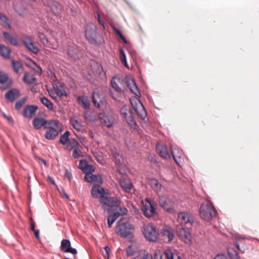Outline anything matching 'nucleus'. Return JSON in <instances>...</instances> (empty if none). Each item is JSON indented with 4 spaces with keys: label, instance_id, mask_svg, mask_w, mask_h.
<instances>
[{
    "label": "nucleus",
    "instance_id": "obj_1",
    "mask_svg": "<svg viewBox=\"0 0 259 259\" xmlns=\"http://www.w3.org/2000/svg\"><path fill=\"white\" fill-rule=\"evenodd\" d=\"M97 29L96 25L90 23L84 26V33L85 38L90 44L100 46L104 42V39L101 34L97 32Z\"/></svg>",
    "mask_w": 259,
    "mask_h": 259
},
{
    "label": "nucleus",
    "instance_id": "obj_2",
    "mask_svg": "<svg viewBox=\"0 0 259 259\" xmlns=\"http://www.w3.org/2000/svg\"><path fill=\"white\" fill-rule=\"evenodd\" d=\"M199 213L202 219L208 221L215 215L216 210L210 201H206L201 204Z\"/></svg>",
    "mask_w": 259,
    "mask_h": 259
},
{
    "label": "nucleus",
    "instance_id": "obj_3",
    "mask_svg": "<svg viewBox=\"0 0 259 259\" xmlns=\"http://www.w3.org/2000/svg\"><path fill=\"white\" fill-rule=\"evenodd\" d=\"M46 130L45 138L49 140H53L59 135L61 127L57 120H50L45 126Z\"/></svg>",
    "mask_w": 259,
    "mask_h": 259
},
{
    "label": "nucleus",
    "instance_id": "obj_4",
    "mask_svg": "<svg viewBox=\"0 0 259 259\" xmlns=\"http://www.w3.org/2000/svg\"><path fill=\"white\" fill-rule=\"evenodd\" d=\"M120 115L125 119L128 124L133 128H136L137 123L134 113L129 105H124L120 109Z\"/></svg>",
    "mask_w": 259,
    "mask_h": 259
},
{
    "label": "nucleus",
    "instance_id": "obj_5",
    "mask_svg": "<svg viewBox=\"0 0 259 259\" xmlns=\"http://www.w3.org/2000/svg\"><path fill=\"white\" fill-rule=\"evenodd\" d=\"M143 233L146 239L149 241L155 242L159 237V233L156 227L152 224L143 226Z\"/></svg>",
    "mask_w": 259,
    "mask_h": 259
},
{
    "label": "nucleus",
    "instance_id": "obj_6",
    "mask_svg": "<svg viewBox=\"0 0 259 259\" xmlns=\"http://www.w3.org/2000/svg\"><path fill=\"white\" fill-rule=\"evenodd\" d=\"M133 229V226L128 222H123L121 220L118 222L117 234L121 237H132V230Z\"/></svg>",
    "mask_w": 259,
    "mask_h": 259
},
{
    "label": "nucleus",
    "instance_id": "obj_7",
    "mask_svg": "<svg viewBox=\"0 0 259 259\" xmlns=\"http://www.w3.org/2000/svg\"><path fill=\"white\" fill-rule=\"evenodd\" d=\"M145 200L148 203L143 206L142 210L146 217H152L156 213L157 203L151 199L146 198Z\"/></svg>",
    "mask_w": 259,
    "mask_h": 259
},
{
    "label": "nucleus",
    "instance_id": "obj_8",
    "mask_svg": "<svg viewBox=\"0 0 259 259\" xmlns=\"http://www.w3.org/2000/svg\"><path fill=\"white\" fill-rule=\"evenodd\" d=\"M51 78L54 81L53 87L56 94L59 97H66L67 93L65 90V84L61 81L56 80V76L55 73L51 72Z\"/></svg>",
    "mask_w": 259,
    "mask_h": 259
},
{
    "label": "nucleus",
    "instance_id": "obj_9",
    "mask_svg": "<svg viewBox=\"0 0 259 259\" xmlns=\"http://www.w3.org/2000/svg\"><path fill=\"white\" fill-rule=\"evenodd\" d=\"M131 103L140 118L144 119L147 116V113L140 101L135 98L134 99L131 100Z\"/></svg>",
    "mask_w": 259,
    "mask_h": 259
},
{
    "label": "nucleus",
    "instance_id": "obj_10",
    "mask_svg": "<svg viewBox=\"0 0 259 259\" xmlns=\"http://www.w3.org/2000/svg\"><path fill=\"white\" fill-rule=\"evenodd\" d=\"M176 233L179 238L185 243L189 244H192L191 234L188 228H179L176 230Z\"/></svg>",
    "mask_w": 259,
    "mask_h": 259
},
{
    "label": "nucleus",
    "instance_id": "obj_11",
    "mask_svg": "<svg viewBox=\"0 0 259 259\" xmlns=\"http://www.w3.org/2000/svg\"><path fill=\"white\" fill-rule=\"evenodd\" d=\"M178 221L182 225L192 226L194 223V218L189 212H181L178 213Z\"/></svg>",
    "mask_w": 259,
    "mask_h": 259
},
{
    "label": "nucleus",
    "instance_id": "obj_12",
    "mask_svg": "<svg viewBox=\"0 0 259 259\" xmlns=\"http://www.w3.org/2000/svg\"><path fill=\"white\" fill-rule=\"evenodd\" d=\"M110 83L112 88L118 93H122L126 89L125 81L119 77H113L111 80Z\"/></svg>",
    "mask_w": 259,
    "mask_h": 259
},
{
    "label": "nucleus",
    "instance_id": "obj_13",
    "mask_svg": "<svg viewBox=\"0 0 259 259\" xmlns=\"http://www.w3.org/2000/svg\"><path fill=\"white\" fill-rule=\"evenodd\" d=\"M22 41L29 51L35 54L38 53L39 49L31 37L27 35L23 36L22 38Z\"/></svg>",
    "mask_w": 259,
    "mask_h": 259
},
{
    "label": "nucleus",
    "instance_id": "obj_14",
    "mask_svg": "<svg viewBox=\"0 0 259 259\" xmlns=\"http://www.w3.org/2000/svg\"><path fill=\"white\" fill-rule=\"evenodd\" d=\"M98 117L101 123L104 126L108 127L111 126L114 122V117L110 114L101 113L99 114Z\"/></svg>",
    "mask_w": 259,
    "mask_h": 259
},
{
    "label": "nucleus",
    "instance_id": "obj_15",
    "mask_svg": "<svg viewBox=\"0 0 259 259\" xmlns=\"http://www.w3.org/2000/svg\"><path fill=\"white\" fill-rule=\"evenodd\" d=\"M101 203L111 207H118L121 203V201L115 197H106L100 199Z\"/></svg>",
    "mask_w": 259,
    "mask_h": 259
},
{
    "label": "nucleus",
    "instance_id": "obj_16",
    "mask_svg": "<svg viewBox=\"0 0 259 259\" xmlns=\"http://www.w3.org/2000/svg\"><path fill=\"white\" fill-rule=\"evenodd\" d=\"M161 234L163 239L168 242H170L174 238V229L167 226L164 227L161 230Z\"/></svg>",
    "mask_w": 259,
    "mask_h": 259
},
{
    "label": "nucleus",
    "instance_id": "obj_17",
    "mask_svg": "<svg viewBox=\"0 0 259 259\" xmlns=\"http://www.w3.org/2000/svg\"><path fill=\"white\" fill-rule=\"evenodd\" d=\"M60 249L67 253H70L73 254L77 253V250L75 248L71 247V243L69 240L63 239L61 241Z\"/></svg>",
    "mask_w": 259,
    "mask_h": 259
},
{
    "label": "nucleus",
    "instance_id": "obj_18",
    "mask_svg": "<svg viewBox=\"0 0 259 259\" xmlns=\"http://www.w3.org/2000/svg\"><path fill=\"white\" fill-rule=\"evenodd\" d=\"M92 172H89L85 174L84 180L89 183L97 182L99 185L102 184L103 182L102 177L99 175L92 174Z\"/></svg>",
    "mask_w": 259,
    "mask_h": 259
},
{
    "label": "nucleus",
    "instance_id": "obj_19",
    "mask_svg": "<svg viewBox=\"0 0 259 259\" xmlns=\"http://www.w3.org/2000/svg\"><path fill=\"white\" fill-rule=\"evenodd\" d=\"M91 70L95 76H98L101 75L103 72V67L101 64L96 61L92 60L90 61Z\"/></svg>",
    "mask_w": 259,
    "mask_h": 259
},
{
    "label": "nucleus",
    "instance_id": "obj_20",
    "mask_svg": "<svg viewBox=\"0 0 259 259\" xmlns=\"http://www.w3.org/2000/svg\"><path fill=\"white\" fill-rule=\"evenodd\" d=\"M20 96V92L16 89H12L7 92L5 95V99L9 101L13 102Z\"/></svg>",
    "mask_w": 259,
    "mask_h": 259
},
{
    "label": "nucleus",
    "instance_id": "obj_21",
    "mask_svg": "<svg viewBox=\"0 0 259 259\" xmlns=\"http://www.w3.org/2000/svg\"><path fill=\"white\" fill-rule=\"evenodd\" d=\"M38 109L36 105H27L23 109V115L27 118H31Z\"/></svg>",
    "mask_w": 259,
    "mask_h": 259
},
{
    "label": "nucleus",
    "instance_id": "obj_22",
    "mask_svg": "<svg viewBox=\"0 0 259 259\" xmlns=\"http://www.w3.org/2000/svg\"><path fill=\"white\" fill-rule=\"evenodd\" d=\"M125 83L131 92H132L137 97L140 96V93L139 91L135 81L133 79L130 78H126Z\"/></svg>",
    "mask_w": 259,
    "mask_h": 259
},
{
    "label": "nucleus",
    "instance_id": "obj_23",
    "mask_svg": "<svg viewBox=\"0 0 259 259\" xmlns=\"http://www.w3.org/2000/svg\"><path fill=\"white\" fill-rule=\"evenodd\" d=\"M171 152L176 163L180 166H181V164L182 163L181 157L183 154L182 151L179 148L171 147Z\"/></svg>",
    "mask_w": 259,
    "mask_h": 259
},
{
    "label": "nucleus",
    "instance_id": "obj_24",
    "mask_svg": "<svg viewBox=\"0 0 259 259\" xmlns=\"http://www.w3.org/2000/svg\"><path fill=\"white\" fill-rule=\"evenodd\" d=\"M236 242L235 243L236 247L241 252L244 253L247 249V246L244 243L245 238L240 235L235 237Z\"/></svg>",
    "mask_w": 259,
    "mask_h": 259
},
{
    "label": "nucleus",
    "instance_id": "obj_25",
    "mask_svg": "<svg viewBox=\"0 0 259 259\" xmlns=\"http://www.w3.org/2000/svg\"><path fill=\"white\" fill-rule=\"evenodd\" d=\"M159 203L161 207L167 211H170L173 208V203L168 198L160 197Z\"/></svg>",
    "mask_w": 259,
    "mask_h": 259
},
{
    "label": "nucleus",
    "instance_id": "obj_26",
    "mask_svg": "<svg viewBox=\"0 0 259 259\" xmlns=\"http://www.w3.org/2000/svg\"><path fill=\"white\" fill-rule=\"evenodd\" d=\"M78 168L81 169L85 174L89 172H94L95 170V167L92 165L89 164L84 159L80 160Z\"/></svg>",
    "mask_w": 259,
    "mask_h": 259
},
{
    "label": "nucleus",
    "instance_id": "obj_27",
    "mask_svg": "<svg viewBox=\"0 0 259 259\" xmlns=\"http://www.w3.org/2000/svg\"><path fill=\"white\" fill-rule=\"evenodd\" d=\"M92 96L93 102L96 107L100 108L105 104L106 100L101 98L98 93L94 92Z\"/></svg>",
    "mask_w": 259,
    "mask_h": 259
},
{
    "label": "nucleus",
    "instance_id": "obj_28",
    "mask_svg": "<svg viewBox=\"0 0 259 259\" xmlns=\"http://www.w3.org/2000/svg\"><path fill=\"white\" fill-rule=\"evenodd\" d=\"M70 122L73 127L78 131H81L83 129L82 120L76 117H72L70 119Z\"/></svg>",
    "mask_w": 259,
    "mask_h": 259
},
{
    "label": "nucleus",
    "instance_id": "obj_29",
    "mask_svg": "<svg viewBox=\"0 0 259 259\" xmlns=\"http://www.w3.org/2000/svg\"><path fill=\"white\" fill-rule=\"evenodd\" d=\"M120 185L126 192H130L133 187V184L128 179L121 178L120 179Z\"/></svg>",
    "mask_w": 259,
    "mask_h": 259
},
{
    "label": "nucleus",
    "instance_id": "obj_30",
    "mask_svg": "<svg viewBox=\"0 0 259 259\" xmlns=\"http://www.w3.org/2000/svg\"><path fill=\"white\" fill-rule=\"evenodd\" d=\"M48 121L41 118H36L33 120V125L35 129H40L41 127L48 124Z\"/></svg>",
    "mask_w": 259,
    "mask_h": 259
},
{
    "label": "nucleus",
    "instance_id": "obj_31",
    "mask_svg": "<svg viewBox=\"0 0 259 259\" xmlns=\"http://www.w3.org/2000/svg\"><path fill=\"white\" fill-rule=\"evenodd\" d=\"M157 150L159 152L160 156L164 159L170 157L167 147L164 145H158L156 147Z\"/></svg>",
    "mask_w": 259,
    "mask_h": 259
},
{
    "label": "nucleus",
    "instance_id": "obj_32",
    "mask_svg": "<svg viewBox=\"0 0 259 259\" xmlns=\"http://www.w3.org/2000/svg\"><path fill=\"white\" fill-rule=\"evenodd\" d=\"M50 7L51 8V11L55 15H57L60 14L62 9L61 5L55 1L51 2Z\"/></svg>",
    "mask_w": 259,
    "mask_h": 259
},
{
    "label": "nucleus",
    "instance_id": "obj_33",
    "mask_svg": "<svg viewBox=\"0 0 259 259\" xmlns=\"http://www.w3.org/2000/svg\"><path fill=\"white\" fill-rule=\"evenodd\" d=\"M149 184L152 189L157 193H159L161 189V184L155 179H151L149 180Z\"/></svg>",
    "mask_w": 259,
    "mask_h": 259
},
{
    "label": "nucleus",
    "instance_id": "obj_34",
    "mask_svg": "<svg viewBox=\"0 0 259 259\" xmlns=\"http://www.w3.org/2000/svg\"><path fill=\"white\" fill-rule=\"evenodd\" d=\"M23 80L27 84H32L36 81V78L33 74L26 72L24 73Z\"/></svg>",
    "mask_w": 259,
    "mask_h": 259
},
{
    "label": "nucleus",
    "instance_id": "obj_35",
    "mask_svg": "<svg viewBox=\"0 0 259 259\" xmlns=\"http://www.w3.org/2000/svg\"><path fill=\"white\" fill-rule=\"evenodd\" d=\"M11 52V50L9 48L0 44V54L3 58L5 59L9 58Z\"/></svg>",
    "mask_w": 259,
    "mask_h": 259
},
{
    "label": "nucleus",
    "instance_id": "obj_36",
    "mask_svg": "<svg viewBox=\"0 0 259 259\" xmlns=\"http://www.w3.org/2000/svg\"><path fill=\"white\" fill-rule=\"evenodd\" d=\"M77 101L82 104V106L85 109H89L90 106V102L88 97L85 96H80L77 98Z\"/></svg>",
    "mask_w": 259,
    "mask_h": 259
},
{
    "label": "nucleus",
    "instance_id": "obj_37",
    "mask_svg": "<svg viewBox=\"0 0 259 259\" xmlns=\"http://www.w3.org/2000/svg\"><path fill=\"white\" fill-rule=\"evenodd\" d=\"M12 82L11 79L9 77L8 74L0 71V83L4 84L8 83L9 84H11Z\"/></svg>",
    "mask_w": 259,
    "mask_h": 259
},
{
    "label": "nucleus",
    "instance_id": "obj_38",
    "mask_svg": "<svg viewBox=\"0 0 259 259\" xmlns=\"http://www.w3.org/2000/svg\"><path fill=\"white\" fill-rule=\"evenodd\" d=\"M41 103L46 106L49 110H53L54 105L52 102H51L46 97H43L40 98Z\"/></svg>",
    "mask_w": 259,
    "mask_h": 259
},
{
    "label": "nucleus",
    "instance_id": "obj_39",
    "mask_svg": "<svg viewBox=\"0 0 259 259\" xmlns=\"http://www.w3.org/2000/svg\"><path fill=\"white\" fill-rule=\"evenodd\" d=\"M0 24L2 26L5 27L10 28L11 25L9 22L8 17L0 12Z\"/></svg>",
    "mask_w": 259,
    "mask_h": 259
},
{
    "label": "nucleus",
    "instance_id": "obj_40",
    "mask_svg": "<svg viewBox=\"0 0 259 259\" xmlns=\"http://www.w3.org/2000/svg\"><path fill=\"white\" fill-rule=\"evenodd\" d=\"M11 64L12 65L13 70L16 73H18L19 70L23 67L21 62L19 61L13 60L11 61Z\"/></svg>",
    "mask_w": 259,
    "mask_h": 259
},
{
    "label": "nucleus",
    "instance_id": "obj_41",
    "mask_svg": "<svg viewBox=\"0 0 259 259\" xmlns=\"http://www.w3.org/2000/svg\"><path fill=\"white\" fill-rule=\"evenodd\" d=\"M70 132L68 131H66L60 138V142L63 145H66L69 141V137Z\"/></svg>",
    "mask_w": 259,
    "mask_h": 259
},
{
    "label": "nucleus",
    "instance_id": "obj_42",
    "mask_svg": "<svg viewBox=\"0 0 259 259\" xmlns=\"http://www.w3.org/2000/svg\"><path fill=\"white\" fill-rule=\"evenodd\" d=\"M30 64L28 65L34 71L39 75L42 73V70L40 66H38L33 60L30 59Z\"/></svg>",
    "mask_w": 259,
    "mask_h": 259
},
{
    "label": "nucleus",
    "instance_id": "obj_43",
    "mask_svg": "<svg viewBox=\"0 0 259 259\" xmlns=\"http://www.w3.org/2000/svg\"><path fill=\"white\" fill-rule=\"evenodd\" d=\"M3 35L5 38L7 39L11 44L14 46L17 45L18 42L16 39L11 36L8 32H4Z\"/></svg>",
    "mask_w": 259,
    "mask_h": 259
},
{
    "label": "nucleus",
    "instance_id": "obj_44",
    "mask_svg": "<svg viewBox=\"0 0 259 259\" xmlns=\"http://www.w3.org/2000/svg\"><path fill=\"white\" fill-rule=\"evenodd\" d=\"M38 37L39 38L41 42L46 47H49V41L46 36L42 33L38 32Z\"/></svg>",
    "mask_w": 259,
    "mask_h": 259
},
{
    "label": "nucleus",
    "instance_id": "obj_45",
    "mask_svg": "<svg viewBox=\"0 0 259 259\" xmlns=\"http://www.w3.org/2000/svg\"><path fill=\"white\" fill-rule=\"evenodd\" d=\"M99 185H95L91 190V195L93 197L98 198L100 196Z\"/></svg>",
    "mask_w": 259,
    "mask_h": 259
},
{
    "label": "nucleus",
    "instance_id": "obj_46",
    "mask_svg": "<svg viewBox=\"0 0 259 259\" xmlns=\"http://www.w3.org/2000/svg\"><path fill=\"white\" fill-rule=\"evenodd\" d=\"M228 253L231 259H239V256L237 251L232 248L228 249Z\"/></svg>",
    "mask_w": 259,
    "mask_h": 259
},
{
    "label": "nucleus",
    "instance_id": "obj_47",
    "mask_svg": "<svg viewBox=\"0 0 259 259\" xmlns=\"http://www.w3.org/2000/svg\"><path fill=\"white\" fill-rule=\"evenodd\" d=\"M72 157L74 158H78L83 157L82 151L78 148L72 149Z\"/></svg>",
    "mask_w": 259,
    "mask_h": 259
},
{
    "label": "nucleus",
    "instance_id": "obj_48",
    "mask_svg": "<svg viewBox=\"0 0 259 259\" xmlns=\"http://www.w3.org/2000/svg\"><path fill=\"white\" fill-rule=\"evenodd\" d=\"M26 101V98L24 97V98H23L21 100L17 101L16 103L15 106L16 109L17 110L20 109L22 107V106L25 104Z\"/></svg>",
    "mask_w": 259,
    "mask_h": 259
},
{
    "label": "nucleus",
    "instance_id": "obj_49",
    "mask_svg": "<svg viewBox=\"0 0 259 259\" xmlns=\"http://www.w3.org/2000/svg\"><path fill=\"white\" fill-rule=\"evenodd\" d=\"M69 144L71 147L70 150L78 148L79 145L78 142L75 139L71 140Z\"/></svg>",
    "mask_w": 259,
    "mask_h": 259
},
{
    "label": "nucleus",
    "instance_id": "obj_50",
    "mask_svg": "<svg viewBox=\"0 0 259 259\" xmlns=\"http://www.w3.org/2000/svg\"><path fill=\"white\" fill-rule=\"evenodd\" d=\"M164 254L167 259H174V253L169 249H165Z\"/></svg>",
    "mask_w": 259,
    "mask_h": 259
},
{
    "label": "nucleus",
    "instance_id": "obj_51",
    "mask_svg": "<svg viewBox=\"0 0 259 259\" xmlns=\"http://www.w3.org/2000/svg\"><path fill=\"white\" fill-rule=\"evenodd\" d=\"M120 59H121L122 63L123 64H124L126 67H127V62L126 60L125 54L124 51L122 49L120 50Z\"/></svg>",
    "mask_w": 259,
    "mask_h": 259
},
{
    "label": "nucleus",
    "instance_id": "obj_52",
    "mask_svg": "<svg viewBox=\"0 0 259 259\" xmlns=\"http://www.w3.org/2000/svg\"><path fill=\"white\" fill-rule=\"evenodd\" d=\"M99 191H100V196L101 197V198H104L105 195H108V190L106 189H104L102 187H101L99 186Z\"/></svg>",
    "mask_w": 259,
    "mask_h": 259
},
{
    "label": "nucleus",
    "instance_id": "obj_53",
    "mask_svg": "<svg viewBox=\"0 0 259 259\" xmlns=\"http://www.w3.org/2000/svg\"><path fill=\"white\" fill-rule=\"evenodd\" d=\"M115 221V218H113L109 215L107 219L108 226L109 228H111L113 223Z\"/></svg>",
    "mask_w": 259,
    "mask_h": 259
},
{
    "label": "nucleus",
    "instance_id": "obj_54",
    "mask_svg": "<svg viewBox=\"0 0 259 259\" xmlns=\"http://www.w3.org/2000/svg\"><path fill=\"white\" fill-rule=\"evenodd\" d=\"M117 211L119 212V214L123 215L126 213L127 210L125 207H120L118 208Z\"/></svg>",
    "mask_w": 259,
    "mask_h": 259
},
{
    "label": "nucleus",
    "instance_id": "obj_55",
    "mask_svg": "<svg viewBox=\"0 0 259 259\" xmlns=\"http://www.w3.org/2000/svg\"><path fill=\"white\" fill-rule=\"evenodd\" d=\"M134 251L132 246H128L126 249V253L127 256H132L133 255Z\"/></svg>",
    "mask_w": 259,
    "mask_h": 259
},
{
    "label": "nucleus",
    "instance_id": "obj_56",
    "mask_svg": "<svg viewBox=\"0 0 259 259\" xmlns=\"http://www.w3.org/2000/svg\"><path fill=\"white\" fill-rule=\"evenodd\" d=\"M15 11H16V12L19 15H21V16H22L23 15L25 14V11H26V10L25 8H22V9H18V8H16L15 9Z\"/></svg>",
    "mask_w": 259,
    "mask_h": 259
},
{
    "label": "nucleus",
    "instance_id": "obj_57",
    "mask_svg": "<svg viewBox=\"0 0 259 259\" xmlns=\"http://www.w3.org/2000/svg\"><path fill=\"white\" fill-rule=\"evenodd\" d=\"M113 155H114V158L116 159V160L117 161L116 164L118 165V164H120L121 161L120 160V158H121V156L119 155V154H118L117 153H114Z\"/></svg>",
    "mask_w": 259,
    "mask_h": 259
},
{
    "label": "nucleus",
    "instance_id": "obj_58",
    "mask_svg": "<svg viewBox=\"0 0 259 259\" xmlns=\"http://www.w3.org/2000/svg\"><path fill=\"white\" fill-rule=\"evenodd\" d=\"M154 259H162V255L159 251H155L154 253Z\"/></svg>",
    "mask_w": 259,
    "mask_h": 259
},
{
    "label": "nucleus",
    "instance_id": "obj_59",
    "mask_svg": "<svg viewBox=\"0 0 259 259\" xmlns=\"http://www.w3.org/2000/svg\"><path fill=\"white\" fill-rule=\"evenodd\" d=\"M214 259H228V258L226 256V255H225L224 254H219L215 256V257L214 258Z\"/></svg>",
    "mask_w": 259,
    "mask_h": 259
},
{
    "label": "nucleus",
    "instance_id": "obj_60",
    "mask_svg": "<svg viewBox=\"0 0 259 259\" xmlns=\"http://www.w3.org/2000/svg\"><path fill=\"white\" fill-rule=\"evenodd\" d=\"M141 259H152V256L150 253H146L143 256Z\"/></svg>",
    "mask_w": 259,
    "mask_h": 259
},
{
    "label": "nucleus",
    "instance_id": "obj_61",
    "mask_svg": "<svg viewBox=\"0 0 259 259\" xmlns=\"http://www.w3.org/2000/svg\"><path fill=\"white\" fill-rule=\"evenodd\" d=\"M98 15V21L99 23V24L103 27V29H105V27L104 25V23L103 21L100 19V16L99 14Z\"/></svg>",
    "mask_w": 259,
    "mask_h": 259
},
{
    "label": "nucleus",
    "instance_id": "obj_62",
    "mask_svg": "<svg viewBox=\"0 0 259 259\" xmlns=\"http://www.w3.org/2000/svg\"><path fill=\"white\" fill-rule=\"evenodd\" d=\"M110 215H111V217H112L113 218H115V220H116L121 215L119 214V212L116 211L113 213L112 214H110Z\"/></svg>",
    "mask_w": 259,
    "mask_h": 259
},
{
    "label": "nucleus",
    "instance_id": "obj_63",
    "mask_svg": "<svg viewBox=\"0 0 259 259\" xmlns=\"http://www.w3.org/2000/svg\"><path fill=\"white\" fill-rule=\"evenodd\" d=\"M4 117L10 122L13 123L14 121H13V118L11 116H7L6 114H4Z\"/></svg>",
    "mask_w": 259,
    "mask_h": 259
},
{
    "label": "nucleus",
    "instance_id": "obj_64",
    "mask_svg": "<svg viewBox=\"0 0 259 259\" xmlns=\"http://www.w3.org/2000/svg\"><path fill=\"white\" fill-rule=\"evenodd\" d=\"M34 235L35 237L37 239L39 238V231L38 230H36L34 231Z\"/></svg>",
    "mask_w": 259,
    "mask_h": 259
}]
</instances>
